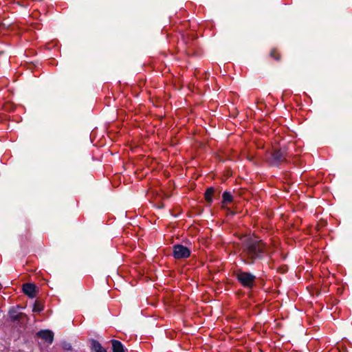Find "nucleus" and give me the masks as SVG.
Returning a JSON list of instances; mask_svg holds the SVG:
<instances>
[{"label":"nucleus","mask_w":352,"mask_h":352,"mask_svg":"<svg viewBox=\"0 0 352 352\" xmlns=\"http://www.w3.org/2000/svg\"><path fill=\"white\" fill-rule=\"evenodd\" d=\"M214 194V189L213 188H209L206 190V192H205V195H204V197H205V199L206 201L210 204L212 203V195Z\"/></svg>","instance_id":"10"},{"label":"nucleus","mask_w":352,"mask_h":352,"mask_svg":"<svg viewBox=\"0 0 352 352\" xmlns=\"http://www.w3.org/2000/svg\"><path fill=\"white\" fill-rule=\"evenodd\" d=\"M270 56L271 57L274 58V59H276V60H280V56L278 54L276 50H272L270 52Z\"/></svg>","instance_id":"13"},{"label":"nucleus","mask_w":352,"mask_h":352,"mask_svg":"<svg viewBox=\"0 0 352 352\" xmlns=\"http://www.w3.org/2000/svg\"><path fill=\"white\" fill-rule=\"evenodd\" d=\"M190 255V250L183 245H175L173 246V256L176 259L186 258Z\"/></svg>","instance_id":"3"},{"label":"nucleus","mask_w":352,"mask_h":352,"mask_svg":"<svg viewBox=\"0 0 352 352\" xmlns=\"http://www.w3.org/2000/svg\"><path fill=\"white\" fill-rule=\"evenodd\" d=\"M23 292L28 297L33 298L36 296V287L32 283H25L23 285Z\"/></svg>","instance_id":"6"},{"label":"nucleus","mask_w":352,"mask_h":352,"mask_svg":"<svg viewBox=\"0 0 352 352\" xmlns=\"http://www.w3.org/2000/svg\"><path fill=\"white\" fill-rule=\"evenodd\" d=\"M43 309V305L38 302V301H35L34 305H33V308H32V311L33 312H41L42 311Z\"/></svg>","instance_id":"12"},{"label":"nucleus","mask_w":352,"mask_h":352,"mask_svg":"<svg viewBox=\"0 0 352 352\" xmlns=\"http://www.w3.org/2000/svg\"><path fill=\"white\" fill-rule=\"evenodd\" d=\"M92 349L95 352H107V350L96 340L91 343Z\"/></svg>","instance_id":"9"},{"label":"nucleus","mask_w":352,"mask_h":352,"mask_svg":"<svg viewBox=\"0 0 352 352\" xmlns=\"http://www.w3.org/2000/svg\"><path fill=\"white\" fill-rule=\"evenodd\" d=\"M223 202L224 204L230 203L232 201V196L229 192H224L223 193Z\"/></svg>","instance_id":"11"},{"label":"nucleus","mask_w":352,"mask_h":352,"mask_svg":"<svg viewBox=\"0 0 352 352\" xmlns=\"http://www.w3.org/2000/svg\"><path fill=\"white\" fill-rule=\"evenodd\" d=\"M272 252V247L257 238H248L242 245V256L251 263L256 259L270 256Z\"/></svg>","instance_id":"1"},{"label":"nucleus","mask_w":352,"mask_h":352,"mask_svg":"<svg viewBox=\"0 0 352 352\" xmlns=\"http://www.w3.org/2000/svg\"><path fill=\"white\" fill-rule=\"evenodd\" d=\"M37 336L48 344H52L54 340V333L50 330H41L37 332Z\"/></svg>","instance_id":"5"},{"label":"nucleus","mask_w":352,"mask_h":352,"mask_svg":"<svg viewBox=\"0 0 352 352\" xmlns=\"http://www.w3.org/2000/svg\"><path fill=\"white\" fill-rule=\"evenodd\" d=\"M285 160V153L280 150H276L271 155L270 163L272 166H278Z\"/></svg>","instance_id":"4"},{"label":"nucleus","mask_w":352,"mask_h":352,"mask_svg":"<svg viewBox=\"0 0 352 352\" xmlns=\"http://www.w3.org/2000/svg\"><path fill=\"white\" fill-rule=\"evenodd\" d=\"M19 307H12L9 311V316L13 321L19 320L21 319V313L19 312Z\"/></svg>","instance_id":"7"},{"label":"nucleus","mask_w":352,"mask_h":352,"mask_svg":"<svg viewBox=\"0 0 352 352\" xmlns=\"http://www.w3.org/2000/svg\"><path fill=\"white\" fill-rule=\"evenodd\" d=\"M236 278L245 287L251 288L254 285L256 276L251 273L239 271L236 274Z\"/></svg>","instance_id":"2"},{"label":"nucleus","mask_w":352,"mask_h":352,"mask_svg":"<svg viewBox=\"0 0 352 352\" xmlns=\"http://www.w3.org/2000/svg\"><path fill=\"white\" fill-rule=\"evenodd\" d=\"M112 342V347H113V352H124V346L121 343V342L116 340H113L111 341Z\"/></svg>","instance_id":"8"}]
</instances>
